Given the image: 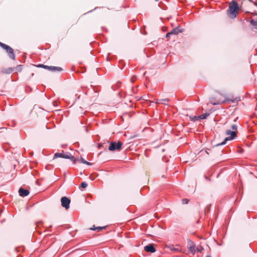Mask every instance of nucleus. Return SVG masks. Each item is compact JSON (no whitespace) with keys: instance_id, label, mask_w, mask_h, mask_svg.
Wrapping results in <instances>:
<instances>
[{"instance_id":"obj_1","label":"nucleus","mask_w":257,"mask_h":257,"mask_svg":"<svg viewBox=\"0 0 257 257\" xmlns=\"http://www.w3.org/2000/svg\"><path fill=\"white\" fill-rule=\"evenodd\" d=\"M238 10L239 6L237 1L233 0L229 3L227 15L229 18L234 19L236 17Z\"/></svg>"},{"instance_id":"obj_2","label":"nucleus","mask_w":257,"mask_h":257,"mask_svg":"<svg viewBox=\"0 0 257 257\" xmlns=\"http://www.w3.org/2000/svg\"><path fill=\"white\" fill-rule=\"evenodd\" d=\"M225 134L228 136L230 135V136L226 138L223 142L214 145L213 147H218L219 146L225 145L227 141L229 140H232L233 139H234L236 137L237 135L236 132L231 131L229 130H227L225 131Z\"/></svg>"},{"instance_id":"obj_3","label":"nucleus","mask_w":257,"mask_h":257,"mask_svg":"<svg viewBox=\"0 0 257 257\" xmlns=\"http://www.w3.org/2000/svg\"><path fill=\"white\" fill-rule=\"evenodd\" d=\"M122 146V143L118 141L117 143L115 142H111L110 143L108 150L110 151H114L115 150L119 151Z\"/></svg>"},{"instance_id":"obj_4","label":"nucleus","mask_w":257,"mask_h":257,"mask_svg":"<svg viewBox=\"0 0 257 257\" xmlns=\"http://www.w3.org/2000/svg\"><path fill=\"white\" fill-rule=\"evenodd\" d=\"M4 49H5L8 55L10 58L13 60H15L16 56L13 48H12L10 46L6 45V46L4 47Z\"/></svg>"},{"instance_id":"obj_5","label":"nucleus","mask_w":257,"mask_h":257,"mask_svg":"<svg viewBox=\"0 0 257 257\" xmlns=\"http://www.w3.org/2000/svg\"><path fill=\"white\" fill-rule=\"evenodd\" d=\"M61 205L67 209L70 207V200L67 197H62L61 199Z\"/></svg>"},{"instance_id":"obj_6","label":"nucleus","mask_w":257,"mask_h":257,"mask_svg":"<svg viewBox=\"0 0 257 257\" xmlns=\"http://www.w3.org/2000/svg\"><path fill=\"white\" fill-rule=\"evenodd\" d=\"M144 250L147 252L151 253L155 252L156 251V248L153 244H149L144 247Z\"/></svg>"},{"instance_id":"obj_7","label":"nucleus","mask_w":257,"mask_h":257,"mask_svg":"<svg viewBox=\"0 0 257 257\" xmlns=\"http://www.w3.org/2000/svg\"><path fill=\"white\" fill-rule=\"evenodd\" d=\"M19 195L21 197H26L29 194L28 190L24 189L23 188L21 187L19 190Z\"/></svg>"},{"instance_id":"obj_8","label":"nucleus","mask_w":257,"mask_h":257,"mask_svg":"<svg viewBox=\"0 0 257 257\" xmlns=\"http://www.w3.org/2000/svg\"><path fill=\"white\" fill-rule=\"evenodd\" d=\"M169 101L170 100L168 98L158 99L157 100V103L159 104L168 105V103Z\"/></svg>"},{"instance_id":"obj_9","label":"nucleus","mask_w":257,"mask_h":257,"mask_svg":"<svg viewBox=\"0 0 257 257\" xmlns=\"http://www.w3.org/2000/svg\"><path fill=\"white\" fill-rule=\"evenodd\" d=\"M183 29H180L179 27H176L171 31L172 35H177L179 33H182Z\"/></svg>"},{"instance_id":"obj_10","label":"nucleus","mask_w":257,"mask_h":257,"mask_svg":"<svg viewBox=\"0 0 257 257\" xmlns=\"http://www.w3.org/2000/svg\"><path fill=\"white\" fill-rule=\"evenodd\" d=\"M48 69L49 70H50L52 71H61L62 70V69L61 67H56V66H48Z\"/></svg>"},{"instance_id":"obj_11","label":"nucleus","mask_w":257,"mask_h":257,"mask_svg":"<svg viewBox=\"0 0 257 257\" xmlns=\"http://www.w3.org/2000/svg\"><path fill=\"white\" fill-rule=\"evenodd\" d=\"M196 247L195 245L193 244L188 247L189 250L191 253H195L196 252Z\"/></svg>"},{"instance_id":"obj_12","label":"nucleus","mask_w":257,"mask_h":257,"mask_svg":"<svg viewBox=\"0 0 257 257\" xmlns=\"http://www.w3.org/2000/svg\"><path fill=\"white\" fill-rule=\"evenodd\" d=\"M209 113H205L202 114H201L200 115L197 116V118H199L200 119H204L207 118L208 116H209Z\"/></svg>"},{"instance_id":"obj_13","label":"nucleus","mask_w":257,"mask_h":257,"mask_svg":"<svg viewBox=\"0 0 257 257\" xmlns=\"http://www.w3.org/2000/svg\"><path fill=\"white\" fill-rule=\"evenodd\" d=\"M105 228H106V226H102V227L99 226V227H95V226L93 225V226L92 228H90V229L93 230H97L98 231H100V230L104 229Z\"/></svg>"},{"instance_id":"obj_14","label":"nucleus","mask_w":257,"mask_h":257,"mask_svg":"<svg viewBox=\"0 0 257 257\" xmlns=\"http://www.w3.org/2000/svg\"><path fill=\"white\" fill-rule=\"evenodd\" d=\"M22 67H23L22 65H18L17 67H13L14 72H17L21 71L22 70Z\"/></svg>"},{"instance_id":"obj_15","label":"nucleus","mask_w":257,"mask_h":257,"mask_svg":"<svg viewBox=\"0 0 257 257\" xmlns=\"http://www.w3.org/2000/svg\"><path fill=\"white\" fill-rule=\"evenodd\" d=\"M13 72H14V68L13 67H11V68H9L8 69H6L4 71V72L5 73H6V74H10V73H12Z\"/></svg>"},{"instance_id":"obj_16","label":"nucleus","mask_w":257,"mask_h":257,"mask_svg":"<svg viewBox=\"0 0 257 257\" xmlns=\"http://www.w3.org/2000/svg\"><path fill=\"white\" fill-rule=\"evenodd\" d=\"M63 155H64V154L62 153H56L54 154V159L57 158H64Z\"/></svg>"},{"instance_id":"obj_17","label":"nucleus","mask_w":257,"mask_h":257,"mask_svg":"<svg viewBox=\"0 0 257 257\" xmlns=\"http://www.w3.org/2000/svg\"><path fill=\"white\" fill-rule=\"evenodd\" d=\"M78 161L80 162L81 163H83V164H87L88 165H91V164L87 161H86L85 159H84L83 158H81L80 160L79 159H78Z\"/></svg>"},{"instance_id":"obj_18","label":"nucleus","mask_w":257,"mask_h":257,"mask_svg":"<svg viewBox=\"0 0 257 257\" xmlns=\"http://www.w3.org/2000/svg\"><path fill=\"white\" fill-rule=\"evenodd\" d=\"M250 24L254 26L255 28L257 30V21H254V20H251L250 21Z\"/></svg>"},{"instance_id":"obj_19","label":"nucleus","mask_w":257,"mask_h":257,"mask_svg":"<svg viewBox=\"0 0 257 257\" xmlns=\"http://www.w3.org/2000/svg\"><path fill=\"white\" fill-rule=\"evenodd\" d=\"M64 158L65 159H73V156L71 155L70 154H64L63 155Z\"/></svg>"},{"instance_id":"obj_20","label":"nucleus","mask_w":257,"mask_h":257,"mask_svg":"<svg viewBox=\"0 0 257 257\" xmlns=\"http://www.w3.org/2000/svg\"><path fill=\"white\" fill-rule=\"evenodd\" d=\"M190 119L193 121L199 120V118H197V116H190Z\"/></svg>"},{"instance_id":"obj_21","label":"nucleus","mask_w":257,"mask_h":257,"mask_svg":"<svg viewBox=\"0 0 257 257\" xmlns=\"http://www.w3.org/2000/svg\"><path fill=\"white\" fill-rule=\"evenodd\" d=\"M36 66L37 67L44 68H45V69H48V66L45 65H43V64H39V65H37Z\"/></svg>"},{"instance_id":"obj_22","label":"nucleus","mask_w":257,"mask_h":257,"mask_svg":"<svg viewBox=\"0 0 257 257\" xmlns=\"http://www.w3.org/2000/svg\"><path fill=\"white\" fill-rule=\"evenodd\" d=\"M80 186L82 188H85L87 186V184L85 182H82L80 184Z\"/></svg>"},{"instance_id":"obj_23","label":"nucleus","mask_w":257,"mask_h":257,"mask_svg":"<svg viewBox=\"0 0 257 257\" xmlns=\"http://www.w3.org/2000/svg\"><path fill=\"white\" fill-rule=\"evenodd\" d=\"M188 201H189L188 199H186V198H185V199H183L182 200V203H183V204H188Z\"/></svg>"},{"instance_id":"obj_24","label":"nucleus","mask_w":257,"mask_h":257,"mask_svg":"<svg viewBox=\"0 0 257 257\" xmlns=\"http://www.w3.org/2000/svg\"><path fill=\"white\" fill-rule=\"evenodd\" d=\"M231 128L232 130H236L237 126L235 124H232L231 126Z\"/></svg>"},{"instance_id":"obj_25","label":"nucleus","mask_w":257,"mask_h":257,"mask_svg":"<svg viewBox=\"0 0 257 257\" xmlns=\"http://www.w3.org/2000/svg\"><path fill=\"white\" fill-rule=\"evenodd\" d=\"M70 160L72 161L74 164H75L76 163V161H78V159H75L74 157L73 159H70Z\"/></svg>"},{"instance_id":"obj_26","label":"nucleus","mask_w":257,"mask_h":257,"mask_svg":"<svg viewBox=\"0 0 257 257\" xmlns=\"http://www.w3.org/2000/svg\"><path fill=\"white\" fill-rule=\"evenodd\" d=\"M210 102L213 105H218V104H221V102L220 101H217V102Z\"/></svg>"},{"instance_id":"obj_27","label":"nucleus","mask_w":257,"mask_h":257,"mask_svg":"<svg viewBox=\"0 0 257 257\" xmlns=\"http://www.w3.org/2000/svg\"><path fill=\"white\" fill-rule=\"evenodd\" d=\"M196 251L201 252V250H202V247L201 246H200L199 247H197L196 248Z\"/></svg>"},{"instance_id":"obj_28","label":"nucleus","mask_w":257,"mask_h":257,"mask_svg":"<svg viewBox=\"0 0 257 257\" xmlns=\"http://www.w3.org/2000/svg\"><path fill=\"white\" fill-rule=\"evenodd\" d=\"M6 46V44H4V43H3L2 42H0V46L2 47L3 49L4 48V47Z\"/></svg>"},{"instance_id":"obj_29","label":"nucleus","mask_w":257,"mask_h":257,"mask_svg":"<svg viewBox=\"0 0 257 257\" xmlns=\"http://www.w3.org/2000/svg\"><path fill=\"white\" fill-rule=\"evenodd\" d=\"M171 35H172V34H171V32H170L166 34V37L168 38V37H170Z\"/></svg>"},{"instance_id":"obj_30","label":"nucleus","mask_w":257,"mask_h":257,"mask_svg":"<svg viewBox=\"0 0 257 257\" xmlns=\"http://www.w3.org/2000/svg\"><path fill=\"white\" fill-rule=\"evenodd\" d=\"M254 4L257 6V4L256 3H254Z\"/></svg>"},{"instance_id":"obj_31","label":"nucleus","mask_w":257,"mask_h":257,"mask_svg":"<svg viewBox=\"0 0 257 257\" xmlns=\"http://www.w3.org/2000/svg\"><path fill=\"white\" fill-rule=\"evenodd\" d=\"M205 257H211L210 255H207Z\"/></svg>"},{"instance_id":"obj_32","label":"nucleus","mask_w":257,"mask_h":257,"mask_svg":"<svg viewBox=\"0 0 257 257\" xmlns=\"http://www.w3.org/2000/svg\"><path fill=\"white\" fill-rule=\"evenodd\" d=\"M171 249H172V250H175V249L174 248H172Z\"/></svg>"},{"instance_id":"obj_33","label":"nucleus","mask_w":257,"mask_h":257,"mask_svg":"<svg viewBox=\"0 0 257 257\" xmlns=\"http://www.w3.org/2000/svg\"><path fill=\"white\" fill-rule=\"evenodd\" d=\"M156 2H158L159 0H155Z\"/></svg>"},{"instance_id":"obj_34","label":"nucleus","mask_w":257,"mask_h":257,"mask_svg":"<svg viewBox=\"0 0 257 257\" xmlns=\"http://www.w3.org/2000/svg\"><path fill=\"white\" fill-rule=\"evenodd\" d=\"M255 12L257 13V11H255Z\"/></svg>"},{"instance_id":"obj_35","label":"nucleus","mask_w":257,"mask_h":257,"mask_svg":"<svg viewBox=\"0 0 257 257\" xmlns=\"http://www.w3.org/2000/svg\"><path fill=\"white\" fill-rule=\"evenodd\" d=\"M2 128H3V127H2ZM0 129H1V128H0Z\"/></svg>"}]
</instances>
